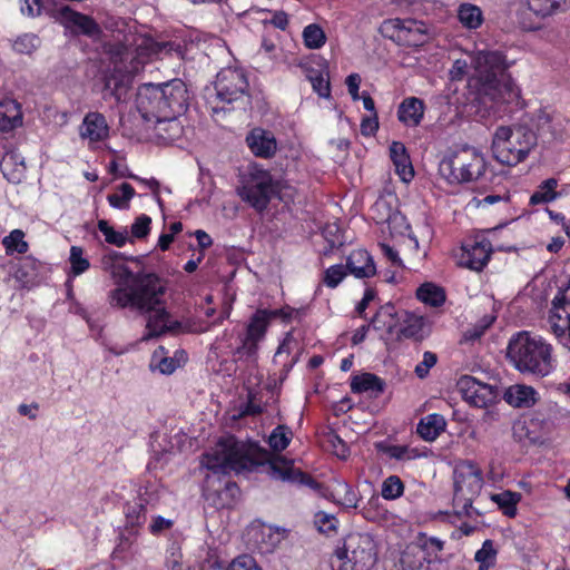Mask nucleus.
<instances>
[{
  "label": "nucleus",
  "instance_id": "obj_51",
  "mask_svg": "<svg viewBox=\"0 0 570 570\" xmlns=\"http://www.w3.org/2000/svg\"><path fill=\"white\" fill-rule=\"evenodd\" d=\"M71 273L77 276L85 273L89 267V261L83 257V250L81 247L72 246L70 248V257H69Z\"/></svg>",
  "mask_w": 570,
  "mask_h": 570
},
{
  "label": "nucleus",
  "instance_id": "obj_17",
  "mask_svg": "<svg viewBox=\"0 0 570 570\" xmlns=\"http://www.w3.org/2000/svg\"><path fill=\"white\" fill-rule=\"evenodd\" d=\"M249 150L264 159L272 158L277 150V141L273 132L263 128H254L246 136Z\"/></svg>",
  "mask_w": 570,
  "mask_h": 570
},
{
  "label": "nucleus",
  "instance_id": "obj_64",
  "mask_svg": "<svg viewBox=\"0 0 570 570\" xmlns=\"http://www.w3.org/2000/svg\"><path fill=\"white\" fill-rule=\"evenodd\" d=\"M171 525H173L171 520L165 519V518L158 515L153 519V522L149 528H150L151 533L157 534V533L163 532L164 530L171 528Z\"/></svg>",
  "mask_w": 570,
  "mask_h": 570
},
{
  "label": "nucleus",
  "instance_id": "obj_14",
  "mask_svg": "<svg viewBox=\"0 0 570 570\" xmlns=\"http://www.w3.org/2000/svg\"><path fill=\"white\" fill-rule=\"evenodd\" d=\"M570 301L556 304V297L552 299V307L548 318L550 331L556 338L570 350Z\"/></svg>",
  "mask_w": 570,
  "mask_h": 570
},
{
  "label": "nucleus",
  "instance_id": "obj_46",
  "mask_svg": "<svg viewBox=\"0 0 570 570\" xmlns=\"http://www.w3.org/2000/svg\"><path fill=\"white\" fill-rule=\"evenodd\" d=\"M495 557L497 550L494 549L493 541L485 540L474 556L475 561L479 562V570H489L494 563Z\"/></svg>",
  "mask_w": 570,
  "mask_h": 570
},
{
  "label": "nucleus",
  "instance_id": "obj_62",
  "mask_svg": "<svg viewBox=\"0 0 570 570\" xmlns=\"http://www.w3.org/2000/svg\"><path fill=\"white\" fill-rule=\"evenodd\" d=\"M379 129L377 114L366 116L361 122V132L363 136H373Z\"/></svg>",
  "mask_w": 570,
  "mask_h": 570
},
{
  "label": "nucleus",
  "instance_id": "obj_2",
  "mask_svg": "<svg viewBox=\"0 0 570 570\" xmlns=\"http://www.w3.org/2000/svg\"><path fill=\"white\" fill-rule=\"evenodd\" d=\"M202 463L208 470L223 474L232 471L240 473L263 466L272 479L314 490L320 488V483L296 468L293 460L273 454L256 445H246L232 435L222 438L210 451L203 455Z\"/></svg>",
  "mask_w": 570,
  "mask_h": 570
},
{
  "label": "nucleus",
  "instance_id": "obj_49",
  "mask_svg": "<svg viewBox=\"0 0 570 570\" xmlns=\"http://www.w3.org/2000/svg\"><path fill=\"white\" fill-rule=\"evenodd\" d=\"M40 46V39L32 33L19 36L12 43V49L21 55H31Z\"/></svg>",
  "mask_w": 570,
  "mask_h": 570
},
{
  "label": "nucleus",
  "instance_id": "obj_54",
  "mask_svg": "<svg viewBox=\"0 0 570 570\" xmlns=\"http://www.w3.org/2000/svg\"><path fill=\"white\" fill-rule=\"evenodd\" d=\"M382 450L390 458L395 460H412L417 456L414 449H410L405 445H386Z\"/></svg>",
  "mask_w": 570,
  "mask_h": 570
},
{
  "label": "nucleus",
  "instance_id": "obj_56",
  "mask_svg": "<svg viewBox=\"0 0 570 570\" xmlns=\"http://www.w3.org/2000/svg\"><path fill=\"white\" fill-rule=\"evenodd\" d=\"M346 276V271L343 265H333L324 273L323 282L326 286L334 288Z\"/></svg>",
  "mask_w": 570,
  "mask_h": 570
},
{
  "label": "nucleus",
  "instance_id": "obj_9",
  "mask_svg": "<svg viewBox=\"0 0 570 570\" xmlns=\"http://www.w3.org/2000/svg\"><path fill=\"white\" fill-rule=\"evenodd\" d=\"M482 482V472L473 462H468L456 472L453 507L459 517H472V503L481 491Z\"/></svg>",
  "mask_w": 570,
  "mask_h": 570
},
{
  "label": "nucleus",
  "instance_id": "obj_35",
  "mask_svg": "<svg viewBox=\"0 0 570 570\" xmlns=\"http://www.w3.org/2000/svg\"><path fill=\"white\" fill-rule=\"evenodd\" d=\"M417 298L431 306L439 307L445 302L444 291L431 283L421 285L416 291Z\"/></svg>",
  "mask_w": 570,
  "mask_h": 570
},
{
  "label": "nucleus",
  "instance_id": "obj_30",
  "mask_svg": "<svg viewBox=\"0 0 570 570\" xmlns=\"http://www.w3.org/2000/svg\"><path fill=\"white\" fill-rule=\"evenodd\" d=\"M402 314H400L395 306L387 303L380 307L374 317L372 318V326L377 331H386L392 334L397 325L401 323Z\"/></svg>",
  "mask_w": 570,
  "mask_h": 570
},
{
  "label": "nucleus",
  "instance_id": "obj_29",
  "mask_svg": "<svg viewBox=\"0 0 570 570\" xmlns=\"http://www.w3.org/2000/svg\"><path fill=\"white\" fill-rule=\"evenodd\" d=\"M372 209L381 214L377 223H386L391 232L397 230L399 233H402L403 228H410L405 216L397 210H392L386 200H377Z\"/></svg>",
  "mask_w": 570,
  "mask_h": 570
},
{
  "label": "nucleus",
  "instance_id": "obj_22",
  "mask_svg": "<svg viewBox=\"0 0 570 570\" xmlns=\"http://www.w3.org/2000/svg\"><path fill=\"white\" fill-rule=\"evenodd\" d=\"M402 31L400 46L420 47L430 38L428 26L423 21L414 19H404Z\"/></svg>",
  "mask_w": 570,
  "mask_h": 570
},
{
  "label": "nucleus",
  "instance_id": "obj_32",
  "mask_svg": "<svg viewBox=\"0 0 570 570\" xmlns=\"http://www.w3.org/2000/svg\"><path fill=\"white\" fill-rule=\"evenodd\" d=\"M402 326L399 330L397 338H412L420 341L423 338L424 318L413 313L403 312L401 317Z\"/></svg>",
  "mask_w": 570,
  "mask_h": 570
},
{
  "label": "nucleus",
  "instance_id": "obj_33",
  "mask_svg": "<svg viewBox=\"0 0 570 570\" xmlns=\"http://www.w3.org/2000/svg\"><path fill=\"white\" fill-rule=\"evenodd\" d=\"M293 352H296L295 355L291 358L289 362H285L283 364L285 375L289 372L293 365L298 361V352H299V343L298 341L291 334L287 333L281 345L278 346L275 355L274 362H281V358L284 354L291 355Z\"/></svg>",
  "mask_w": 570,
  "mask_h": 570
},
{
  "label": "nucleus",
  "instance_id": "obj_53",
  "mask_svg": "<svg viewBox=\"0 0 570 570\" xmlns=\"http://www.w3.org/2000/svg\"><path fill=\"white\" fill-rule=\"evenodd\" d=\"M314 523L321 533L331 534L336 531L337 520L333 514L320 511L315 514Z\"/></svg>",
  "mask_w": 570,
  "mask_h": 570
},
{
  "label": "nucleus",
  "instance_id": "obj_31",
  "mask_svg": "<svg viewBox=\"0 0 570 570\" xmlns=\"http://www.w3.org/2000/svg\"><path fill=\"white\" fill-rule=\"evenodd\" d=\"M446 426L443 415L433 413L422 417L417 424L416 432L425 441H434Z\"/></svg>",
  "mask_w": 570,
  "mask_h": 570
},
{
  "label": "nucleus",
  "instance_id": "obj_34",
  "mask_svg": "<svg viewBox=\"0 0 570 570\" xmlns=\"http://www.w3.org/2000/svg\"><path fill=\"white\" fill-rule=\"evenodd\" d=\"M156 130L157 136L165 142H171L180 137L183 127L177 118L160 119L151 124Z\"/></svg>",
  "mask_w": 570,
  "mask_h": 570
},
{
  "label": "nucleus",
  "instance_id": "obj_55",
  "mask_svg": "<svg viewBox=\"0 0 570 570\" xmlns=\"http://www.w3.org/2000/svg\"><path fill=\"white\" fill-rule=\"evenodd\" d=\"M417 543L430 557H436L438 552L442 551L444 547V542L439 538L426 537L425 534L419 535Z\"/></svg>",
  "mask_w": 570,
  "mask_h": 570
},
{
  "label": "nucleus",
  "instance_id": "obj_58",
  "mask_svg": "<svg viewBox=\"0 0 570 570\" xmlns=\"http://www.w3.org/2000/svg\"><path fill=\"white\" fill-rule=\"evenodd\" d=\"M151 218L148 215H140L131 225V236L135 238H145L150 232Z\"/></svg>",
  "mask_w": 570,
  "mask_h": 570
},
{
  "label": "nucleus",
  "instance_id": "obj_38",
  "mask_svg": "<svg viewBox=\"0 0 570 570\" xmlns=\"http://www.w3.org/2000/svg\"><path fill=\"white\" fill-rule=\"evenodd\" d=\"M458 16L460 22L469 29L479 28L483 21L481 9L478 6L471 3L461 4Z\"/></svg>",
  "mask_w": 570,
  "mask_h": 570
},
{
  "label": "nucleus",
  "instance_id": "obj_25",
  "mask_svg": "<svg viewBox=\"0 0 570 570\" xmlns=\"http://www.w3.org/2000/svg\"><path fill=\"white\" fill-rule=\"evenodd\" d=\"M385 390V382L373 373H362L353 376L351 381V391L353 393H370L377 397Z\"/></svg>",
  "mask_w": 570,
  "mask_h": 570
},
{
  "label": "nucleus",
  "instance_id": "obj_63",
  "mask_svg": "<svg viewBox=\"0 0 570 570\" xmlns=\"http://www.w3.org/2000/svg\"><path fill=\"white\" fill-rule=\"evenodd\" d=\"M360 83H361V77L358 73H351L350 76H347L346 86H347L348 92L353 100L360 99V94H358Z\"/></svg>",
  "mask_w": 570,
  "mask_h": 570
},
{
  "label": "nucleus",
  "instance_id": "obj_42",
  "mask_svg": "<svg viewBox=\"0 0 570 570\" xmlns=\"http://www.w3.org/2000/svg\"><path fill=\"white\" fill-rule=\"evenodd\" d=\"M7 254H24L28 252V243L24 240V233L21 229H13L2 240Z\"/></svg>",
  "mask_w": 570,
  "mask_h": 570
},
{
  "label": "nucleus",
  "instance_id": "obj_26",
  "mask_svg": "<svg viewBox=\"0 0 570 570\" xmlns=\"http://www.w3.org/2000/svg\"><path fill=\"white\" fill-rule=\"evenodd\" d=\"M390 157L402 180L410 181L414 177V170L405 146L400 141H393L390 146Z\"/></svg>",
  "mask_w": 570,
  "mask_h": 570
},
{
  "label": "nucleus",
  "instance_id": "obj_48",
  "mask_svg": "<svg viewBox=\"0 0 570 570\" xmlns=\"http://www.w3.org/2000/svg\"><path fill=\"white\" fill-rule=\"evenodd\" d=\"M292 438V432L283 425L275 428L268 438V444L275 452L285 450Z\"/></svg>",
  "mask_w": 570,
  "mask_h": 570
},
{
  "label": "nucleus",
  "instance_id": "obj_12",
  "mask_svg": "<svg viewBox=\"0 0 570 570\" xmlns=\"http://www.w3.org/2000/svg\"><path fill=\"white\" fill-rule=\"evenodd\" d=\"M55 16L75 36L96 37L101 32L99 24L91 17L73 11L69 6L57 7Z\"/></svg>",
  "mask_w": 570,
  "mask_h": 570
},
{
  "label": "nucleus",
  "instance_id": "obj_60",
  "mask_svg": "<svg viewBox=\"0 0 570 570\" xmlns=\"http://www.w3.org/2000/svg\"><path fill=\"white\" fill-rule=\"evenodd\" d=\"M227 570H262L255 559L249 554H242L234 559Z\"/></svg>",
  "mask_w": 570,
  "mask_h": 570
},
{
  "label": "nucleus",
  "instance_id": "obj_20",
  "mask_svg": "<svg viewBox=\"0 0 570 570\" xmlns=\"http://www.w3.org/2000/svg\"><path fill=\"white\" fill-rule=\"evenodd\" d=\"M538 19H546L570 10V0H520Z\"/></svg>",
  "mask_w": 570,
  "mask_h": 570
},
{
  "label": "nucleus",
  "instance_id": "obj_27",
  "mask_svg": "<svg viewBox=\"0 0 570 570\" xmlns=\"http://www.w3.org/2000/svg\"><path fill=\"white\" fill-rule=\"evenodd\" d=\"M424 115V104L415 97L406 98L397 109V118L407 126H417Z\"/></svg>",
  "mask_w": 570,
  "mask_h": 570
},
{
  "label": "nucleus",
  "instance_id": "obj_8",
  "mask_svg": "<svg viewBox=\"0 0 570 570\" xmlns=\"http://www.w3.org/2000/svg\"><path fill=\"white\" fill-rule=\"evenodd\" d=\"M238 195L256 210L267 208L276 186L268 170L256 164H249L239 175Z\"/></svg>",
  "mask_w": 570,
  "mask_h": 570
},
{
  "label": "nucleus",
  "instance_id": "obj_37",
  "mask_svg": "<svg viewBox=\"0 0 570 570\" xmlns=\"http://www.w3.org/2000/svg\"><path fill=\"white\" fill-rule=\"evenodd\" d=\"M135 195L134 187L128 183H122L116 193L107 196V200L111 207L124 210L129 208L130 200Z\"/></svg>",
  "mask_w": 570,
  "mask_h": 570
},
{
  "label": "nucleus",
  "instance_id": "obj_19",
  "mask_svg": "<svg viewBox=\"0 0 570 570\" xmlns=\"http://www.w3.org/2000/svg\"><path fill=\"white\" fill-rule=\"evenodd\" d=\"M104 81V90L106 92L115 97L117 101L126 99L127 92L131 86V77L128 72H125L115 66L112 70L106 72Z\"/></svg>",
  "mask_w": 570,
  "mask_h": 570
},
{
  "label": "nucleus",
  "instance_id": "obj_61",
  "mask_svg": "<svg viewBox=\"0 0 570 570\" xmlns=\"http://www.w3.org/2000/svg\"><path fill=\"white\" fill-rule=\"evenodd\" d=\"M438 362V356L433 352L426 351L423 354V360L415 366V374L420 379H424L428 374L431 367H433Z\"/></svg>",
  "mask_w": 570,
  "mask_h": 570
},
{
  "label": "nucleus",
  "instance_id": "obj_36",
  "mask_svg": "<svg viewBox=\"0 0 570 570\" xmlns=\"http://www.w3.org/2000/svg\"><path fill=\"white\" fill-rule=\"evenodd\" d=\"M146 511L147 510L141 501L135 500L134 502H128L125 507L127 528L135 531V529L145 524L147 520Z\"/></svg>",
  "mask_w": 570,
  "mask_h": 570
},
{
  "label": "nucleus",
  "instance_id": "obj_57",
  "mask_svg": "<svg viewBox=\"0 0 570 570\" xmlns=\"http://www.w3.org/2000/svg\"><path fill=\"white\" fill-rule=\"evenodd\" d=\"M138 501L147 505L154 507L159 500V487L157 484H147L144 489L139 490L137 498Z\"/></svg>",
  "mask_w": 570,
  "mask_h": 570
},
{
  "label": "nucleus",
  "instance_id": "obj_23",
  "mask_svg": "<svg viewBox=\"0 0 570 570\" xmlns=\"http://www.w3.org/2000/svg\"><path fill=\"white\" fill-rule=\"evenodd\" d=\"M0 168L3 176L11 183H20L24 173V158L16 150L7 151L0 161Z\"/></svg>",
  "mask_w": 570,
  "mask_h": 570
},
{
  "label": "nucleus",
  "instance_id": "obj_11",
  "mask_svg": "<svg viewBox=\"0 0 570 570\" xmlns=\"http://www.w3.org/2000/svg\"><path fill=\"white\" fill-rule=\"evenodd\" d=\"M248 87L247 78L242 70L227 68L217 73L215 90L222 102H238L246 107L250 104Z\"/></svg>",
  "mask_w": 570,
  "mask_h": 570
},
{
  "label": "nucleus",
  "instance_id": "obj_59",
  "mask_svg": "<svg viewBox=\"0 0 570 570\" xmlns=\"http://www.w3.org/2000/svg\"><path fill=\"white\" fill-rule=\"evenodd\" d=\"M309 81L314 91L318 94L320 97L328 98L331 94L330 81L325 79L321 72L315 71L314 75L308 76Z\"/></svg>",
  "mask_w": 570,
  "mask_h": 570
},
{
  "label": "nucleus",
  "instance_id": "obj_39",
  "mask_svg": "<svg viewBox=\"0 0 570 570\" xmlns=\"http://www.w3.org/2000/svg\"><path fill=\"white\" fill-rule=\"evenodd\" d=\"M521 499V494L512 491H503L492 495V500L502 510L503 514L512 518L517 514V504Z\"/></svg>",
  "mask_w": 570,
  "mask_h": 570
},
{
  "label": "nucleus",
  "instance_id": "obj_40",
  "mask_svg": "<svg viewBox=\"0 0 570 570\" xmlns=\"http://www.w3.org/2000/svg\"><path fill=\"white\" fill-rule=\"evenodd\" d=\"M558 186V181L554 178H549L541 183L538 190H535L530 197L531 205H539L550 203L557 197L554 191Z\"/></svg>",
  "mask_w": 570,
  "mask_h": 570
},
{
  "label": "nucleus",
  "instance_id": "obj_13",
  "mask_svg": "<svg viewBox=\"0 0 570 570\" xmlns=\"http://www.w3.org/2000/svg\"><path fill=\"white\" fill-rule=\"evenodd\" d=\"M293 312L294 309L292 308H259L252 315L245 335L248 336L249 340L254 338L261 342L264 340L272 320L281 317L287 321L292 317Z\"/></svg>",
  "mask_w": 570,
  "mask_h": 570
},
{
  "label": "nucleus",
  "instance_id": "obj_50",
  "mask_svg": "<svg viewBox=\"0 0 570 570\" xmlns=\"http://www.w3.org/2000/svg\"><path fill=\"white\" fill-rule=\"evenodd\" d=\"M404 484L397 475H390L382 484L381 494L386 500H395L403 494Z\"/></svg>",
  "mask_w": 570,
  "mask_h": 570
},
{
  "label": "nucleus",
  "instance_id": "obj_7",
  "mask_svg": "<svg viewBox=\"0 0 570 570\" xmlns=\"http://www.w3.org/2000/svg\"><path fill=\"white\" fill-rule=\"evenodd\" d=\"M487 161L474 148H463L442 158L439 174L451 185L478 180L484 175Z\"/></svg>",
  "mask_w": 570,
  "mask_h": 570
},
{
  "label": "nucleus",
  "instance_id": "obj_44",
  "mask_svg": "<svg viewBox=\"0 0 570 570\" xmlns=\"http://www.w3.org/2000/svg\"><path fill=\"white\" fill-rule=\"evenodd\" d=\"M494 321L495 316L484 315L478 323L473 324L471 327L466 328L463 332L462 341L474 342L481 338V336L493 324Z\"/></svg>",
  "mask_w": 570,
  "mask_h": 570
},
{
  "label": "nucleus",
  "instance_id": "obj_5",
  "mask_svg": "<svg viewBox=\"0 0 570 570\" xmlns=\"http://www.w3.org/2000/svg\"><path fill=\"white\" fill-rule=\"evenodd\" d=\"M537 145V134L525 122L499 126L493 132L491 150L493 157L507 166L523 161Z\"/></svg>",
  "mask_w": 570,
  "mask_h": 570
},
{
  "label": "nucleus",
  "instance_id": "obj_1",
  "mask_svg": "<svg viewBox=\"0 0 570 570\" xmlns=\"http://www.w3.org/2000/svg\"><path fill=\"white\" fill-rule=\"evenodd\" d=\"M122 258L124 255L115 250L101 258V268L116 285L108 293V304L116 308L128 307L147 316L141 341L180 333L181 322L174 320L166 308L167 282L154 272H132L121 262Z\"/></svg>",
  "mask_w": 570,
  "mask_h": 570
},
{
  "label": "nucleus",
  "instance_id": "obj_43",
  "mask_svg": "<svg viewBox=\"0 0 570 570\" xmlns=\"http://www.w3.org/2000/svg\"><path fill=\"white\" fill-rule=\"evenodd\" d=\"M303 39L307 48L318 49L325 43L326 36L320 26L312 23L304 28Z\"/></svg>",
  "mask_w": 570,
  "mask_h": 570
},
{
  "label": "nucleus",
  "instance_id": "obj_18",
  "mask_svg": "<svg viewBox=\"0 0 570 570\" xmlns=\"http://www.w3.org/2000/svg\"><path fill=\"white\" fill-rule=\"evenodd\" d=\"M79 134L91 142L106 139L109 135L106 117L100 112H88L80 125Z\"/></svg>",
  "mask_w": 570,
  "mask_h": 570
},
{
  "label": "nucleus",
  "instance_id": "obj_15",
  "mask_svg": "<svg viewBox=\"0 0 570 570\" xmlns=\"http://www.w3.org/2000/svg\"><path fill=\"white\" fill-rule=\"evenodd\" d=\"M458 385L463 399L476 407H485L494 396L492 386L481 383L470 375L462 376Z\"/></svg>",
  "mask_w": 570,
  "mask_h": 570
},
{
  "label": "nucleus",
  "instance_id": "obj_41",
  "mask_svg": "<svg viewBox=\"0 0 570 570\" xmlns=\"http://www.w3.org/2000/svg\"><path fill=\"white\" fill-rule=\"evenodd\" d=\"M98 229L104 234L105 240L108 244L117 247L125 246L129 239L127 228H124L122 230H115L105 219L98 220Z\"/></svg>",
  "mask_w": 570,
  "mask_h": 570
},
{
  "label": "nucleus",
  "instance_id": "obj_6",
  "mask_svg": "<svg viewBox=\"0 0 570 570\" xmlns=\"http://www.w3.org/2000/svg\"><path fill=\"white\" fill-rule=\"evenodd\" d=\"M507 354L521 372L546 376L552 370L551 346L527 332L518 333L510 340Z\"/></svg>",
  "mask_w": 570,
  "mask_h": 570
},
{
  "label": "nucleus",
  "instance_id": "obj_3",
  "mask_svg": "<svg viewBox=\"0 0 570 570\" xmlns=\"http://www.w3.org/2000/svg\"><path fill=\"white\" fill-rule=\"evenodd\" d=\"M188 106V90L180 79L155 85L145 83L139 87L136 107L147 124L160 119L178 118Z\"/></svg>",
  "mask_w": 570,
  "mask_h": 570
},
{
  "label": "nucleus",
  "instance_id": "obj_28",
  "mask_svg": "<svg viewBox=\"0 0 570 570\" xmlns=\"http://www.w3.org/2000/svg\"><path fill=\"white\" fill-rule=\"evenodd\" d=\"M504 400L513 407H530L537 402V392L531 386L515 384L505 391Z\"/></svg>",
  "mask_w": 570,
  "mask_h": 570
},
{
  "label": "nucleus",
  "instance_id": "obj_21",
  "mask_svg": "<svg viewBox=\"0 0 570 570\" xmlns=\"http://www.w3.org/2000/svg\"><path fill=\"white\" fill-rule=\"evenodd\" d=\"M346 268L357 278H368L376 272L373 258L365 249L353 250L346 259Z\"/></svg>",
  "mask_w": 570,
  "mask_h": 570
},
{
  "label": "nucleus",
  "instance_id": "obj_10",
  "mask_svg": "<svg viewBox=\"0 0 570 570\" xmlns=\"http://www.w3.org/2000/svg\"><path fill=\"white\" fill-rule=\"evenodd\" d=\"M336 557L345 560L344 570H371L376 562L375 543L366 533H351L336 550Z\"/></svg>",
  "mask_w": 570,
  "mask_h": 570
},
{
  "label": "nucleus",
  "instance_id": "obj_52",
  "mask_svg": "<svg viewBox=\"0 0 570 570\" xmlns=\"http://www.w3.org/2000/svg\"><path fill=\"white\" fill-rule=\"evenodd\" d=\"M145 48L148 50L149 56H161L168 55L174 50L179 49V45H176L173 41H155L153 39H147L144 41Z\"/></svg>",
  "mask_w": 570,
  "mask_h": 570
},
{
  "label": "nucleus",
  "instance_id": "obj_45",
  "mask_svg": "<svg viewBox=\"0 0 570 570\" xmlns=\"http://www.w3.org/2000/svg\"><path fill=\"white\" fill-rule=\"evenodd\" d=\"M404 19H387L380 26V33L400 46L402 40V28Z\"/></svg>",
  "mask_w": 570,
  "mask_h": 570
},
{
  "label": "nucleus",
  "instance_id": "obj_47",
  "mask_svg": "<svg viewBox=\"0 0 570 570\" xmlns=\"http://www.w3.org/2000/svg\"><path fill=\"white\" fill-rule=\"evenodd\" d=\"M258 343L257 340H249L248 336L244 335L240 338V345L235 350L234 355L237 357V360H246L248 362L256 361L257 351H258Z\"/></svg>",
  "mask_w": 570,
  "mask_h": 570
},
{
  "label": "nucleus",
  "instance_id": "obj_16",
  "mask_svg": "<svg viewBox=\"0 0 570 570\" xmlns=\"http://www.w3.org/2000/svg\"><path fill=\"white\" fill-rule=\"evenodd\" d=\"M491 253L492 246L488 239L474 240L463 246L460 263L472 271L479 272L488 264Z\"/></svg>",
  "mask_w": 570,
  "mask_h": 570
},
{
  "label": "nucleus",
  "instance_id": "obj_4",
  "mask_svg": "<svg viewBox=\"0 0 570 570\" xmlns=\"http://www.w3.org/2000/svg\"><path fill=\"white\" fill-rule=\"evenodd\" d=\"M474 69L484 98L495 105L512 104L520 97V89L507 72L504 56L499 51H480L474 58Z\"/></svg>",
  "mask_w": 570,
  "mask_h": 570
},
{
  "label": "nucleus",
  "instance_id": "obj_24",
  "mask_svg": "<svg viewBox=\"0 0 570 570\" xmlns=\"http://www.w3.org/2000/svg\"><path fill=\"white\" fill-rule=\"evenodd\" d=\"M22 126L21 106L13 99L0 101V131L8 132Z\"/></svg>",
  "mask_w": 570,
  "mask_h": 570
}]
</instances>
